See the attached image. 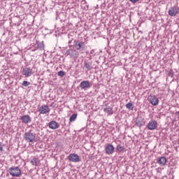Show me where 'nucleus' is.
Masks as SVG:
<instances>
[{
  "label": "nucleus",
  "instance_id": "nucleus-24",
  "mask_svg": "<svg viewBox=\"0 0 179 179\" xmlns=\"http://www.w3.org/2000/svg\"><path fill=\"white\" fill-rule=\"evenodd\" d=\"M38 48H39V50H43L44 48V44H43V43H38Z\"/></svg>",
  "mask_w": 179,
  "mask_h": 179
},
{
  "label": "nucleus",
  "instance_id": "nucleus-9",
  "mask_svg": "<svg viewBox=\"0 0 179 179\" xmlns=\"http://www.w3.org/2000/svg\"><path fill=\"white\" fill-rule=\"evenodd\" d=\"M66 55H69L71 58H76L79 54L76 50L70 49L66 51Z\"/></svg>",
  "mask_w": 179,
  "mask_h": 179
},
{
  "label": "nucleus",
  "instance_id": "nucleus-7",
  "mask_svg": "<svg viewBox=\"0 0 179 179\" xmlns=\"http://www.w3.org/2000/svg\"><path fill=\"white\" fill-rule=\"evenodd\" d=\"M147 128L150 131H154V129H157V121H156V120L150 121L147 125Z\"/></svg>",
  "mask_w": 179,
  "mask_h": 179
},
{
  "label": "nucleus",
  "instance_id": "nucleus-22",
  "mask_svg": "<svg viewBox=\"0 0 179 179\" xmlns=\"http://www.w3.org/2000/svg\"><path fill=\"white\" fill-rule=\"evenodd\" d=\"M126 108L128 110H134V104H132V103L129 102L126 104Z\"/></svg>",
  "mask_w": 179,
  "mask_h": 179
},
{
  "label": "nucleus",
  "instance_id": "nucleus-26",
  "mask_svg": "<svg viewBox=\"0 0 179 179\" xmlns=\"http://www.w3.org/2000/svg\"><path fill=\"white\" fill-rule=\"evenodd\" d=\"M3 151V146L2 145V143H0V152Z\"/></svg>",
  "mask_w": 179,
  "mask_h": 179
},
{
  "label": "nucleus",
  "instance_id": "nucleus-27",
  "mask_svg": "<svg viewBox=\"0 0 179 179\" xmlns=\"http://www.w3.org/2000/svg\"><path fill=\"white\" fill-rule=\"evenodd\" d=\"M130 2H132V3H136V2H138L139 0H129Z\"/></svg>",
  "mask_w": 179,
  "mask_h": 179
},
{
  "label": "nucleus",
  "instance_id": "nucleus-16",
  "mask_svg": "<svg viewBox=\"0 0 179 179\" xmlns=\"http://www.w3.org/2000/svg\"><path fill=\"white\" fill-rule=\"evenodd\" d=\"M157 163L160 166H166V163H167V159L164 157H161L157 160Z\"/></svg>",
  "mask_w": 179,
  "mask_h": 179
},
{
  "label": "nucleus",
  "instance_id": "nucleus-28",
  "mask_svg": "<svg viewBox=\"0 0 179 179\" xmlns=\"http://www.w3.org/2000/svg\"><path fill=\"white\" fill-rule=\"evenodd\" d=\"M93 54H94V50L90 51V55H93Z\"/></svg>",
  "mask_w": 179,
  "mask_h": 179
},
{
  "label": "nucleus",
  "instance_id": "nucleus-1",
  "mask_svg": "<svg viewBox=\"0 0 179 179\" xmlns=\"http://www.w3.org/2000/svg\"><path fill=\"white\" fill-rule=\"evenodd\" d=\"M24 139L27 143H34L36 142V134L31 132V131L25 132Z\"/></svg>",
  "mask_w": 179,
  "mask_h": 179
},
{
  "label": "nucleus",
  "instance_id": "nucleus-18",
  "mask_svg": "<svg viewBox=\"0 0 179 179\" xmlns=\"http://www.w3.org/2000/svg\"><path fill=\"white\" fill-rule=\"evenodd\" d=\"M136 125L138 127V128H141L142 127V120L139 117H137L135 121Z\"/></svg>",
  "mask_w": 179,
  "mask_h": 179
},
{
  "label": "nucleus",
  "instance_id": "nucleus-15",
  "mask_svg": "<svg viewBox=\"0 0 179 179\" xmlns=\"http://www.w3.org/2000/svg\"><path fill=\"white\" fill-rule=\"evenodd\" d=\"M84 68L87 70V72L91 71L93 69L92 64L91 62H85Z\"/></svg>",
  "mask_w": 179,
  "mask_h": 179
},
{
  "label": "nucleus",
  "instance_id": "nucleus-21",
  "mask_svg": "<svg viewBox=\"0 0 179 179\" xmlns=\"http://www.w3.org/2000/svg\"><path fill=\"white\" fill-rule=\"evenodd\" d=\"M117 151L119 152V153H122V152L125 149L124 146H121V145H117Z\"/></svg>",
  "mask_w": 179,
  "mask_h": 179
},
{
  "label": "nucleus",
  "instance_id": "nucleus-11",
  "mask_svg": "<svg viewBox=\"0 0 179 179\" xmlns=\"http://www.w3.org/2000/svg\"><path fill=\"white\" fill-rule=\"evenodd\" d=\"M105 152L106 155H113L114 153V145L108 144L105 148Z\"/></svg>",
  "mask_w": 179,
  "mask_h": 179
},
{
  "label": "nucleus",
  "instance_id": "nucleus-2",
  "mask_svg": "<svg viewBox=\"0 0 179 179\" xmlns=\"http://www.w3.org/2000/svg\"><path fill=\"white\" fill-rule=\"evenodd\" d=\"M9 173L12 177H20V176H22V171L17 166H12L10 168Z\"/></svg>",
  "mask_w": 179,
  "mask_h": 179
},
{
  "label": "nucleus",
  "instance_id": "nucleus-19",
  "mask_svg": "<svg viewBox=\"0 0 179 179\" xmlns=\"http://www.w3.org/2000/svg\"><path fill=\"white\" fill-rule=\"evenodd\" d=\"M31 163L33 166H37V164H38V159L36 157H34L31 160Z\"/></svg>",
  "mask_w": 179,
  "mask_h": 179
},
{
  "label": "nucleus",
  "instance_id": "nucleus-17",
  "mask_svg": "<svg viewBox=\"0 0 179 179\" xmlns=\"http://www.w3.org/2000/svg\"><path fill=\"white\" fill-rule=\"evenodd\" d=\"M103 111L104 113H106L107 114H108V115H113V114L114 113V110H113V108L110 106H106V108H104Z\"/></svg>",
  "mask_w": 179,
  "mask_h": 179
},
{
  "label": "nucleus",
  "instance_id": "nucleus-29",
  "mask_svg": "<svg viewBox=\"0 0 179 179\" xmlns=\"http://www.w3.org/2000/svg\"><path fill=\"white\" fill-rule=\"evenodd\" d=\"M176 1H179V0H176Z\"/></svg>",
  "mask_w": 179,
  "mask_h": 179
},
{
  "label": "nucleus",
  "instance_id": "nucleus-14",
  "mask_svg": "<svg viewBox=\"0 0 179 179\" xmlns=\"http://www.w3.org/2000/svg\"><path fill=\"white\" fill-rule=\"evenodd\" d=\"M49 128H50V129H57V128H59V125L57 122L52 121L49 123Z\"/></svg>",
  "mask_w": 179,
  "mask_h": 179
},
{
  "label": "nucleus",
  "instance_id": "nucleus-25",
  "mask_svg": "<svg viewBox=\"0 0 179 179\" xmlns=\"http://www.w3.org/2000/svg\"><path fill=\"white\" fill-rule=\"evenodd\" d=\"M58 76H61V78L65 76V73H64V71H60L57 73Z\"/></svg>",
  "mask_w": 179,
  "mask_h": 179
},
{
  "label": "nucleus",
  "instance_id": "nucleus-8",
  "mask_svg": "<svg viewBox=\"0 0 179 179\" xmlns=\"http://www.w3.org/2000/svg\"><path fill=\"white\" fill-rule=\"evenodd\" d=\"M80 87L82 90H87L90 87V82L89 80L82 81L80 84Z\"/></svg>",
  "mask_w": 179,
  "mask_h": 179
},
{
  "label": "nucleus",
  "instance_id": "nucleus-4",
  "mask_svg": "<svg viewBox=\"0 0 179 179\" xmlns=\"http://www.w3.org/2000/svg\"><path fill=\"white\" fill-rule=\"evenodd\" d=\"M68 159L70 162H72L73 163H78V162H80V157H79V155L78 154H70L68 157Z\"/></svg>",
  "mask_w": 179,
  "mask_h": 179
},
{
  "label": "nucleus",
  "instance_id": "nucleus-12",
  "mask_svg": "<svg viewBox=\"0 0 179 179\" xmlns=\"http://www.w3.org/2000/svg\"><path fill=\"white\" fill-rule=\"evenodd\" d=\"M76 48L80 51L85 50V42L79 41L76 43Z\"/></svg>",
  "mask_w": 179,
  "mask_h": 179
},
{
  "label": "nucleus",
  "instance_id": "nucleus-5",
  "mask_svg": "<svg viewBox=\"0 0 179 179\" xmlns=\"http://www.w3.org/2000/svg\"><path fill=\"white\" fill-rule=\"evenodd\" d=\"M148 100L152 106H157L159 104V98H157L155 95H150L148 97Z\"/></svg>",
  "mask_w": 179,
  "mask_h": 179
},
{
  "label": "nucleus",
  "instance_id": "nucleus-6",
  "mask_svg": "<svg viewBox=\"0 0 179 179\" xmlns=\"http://www.w3.org/2000/svg\"><path fill=\"white\" fill-rule=\"evenodd\" d=\"M50 111H51V109L48 105H42L38 108V112L40 113V114H48Z\"/></svg>",
  "mask_w": 179,
  "mask_h": 179
},
{
  "label": "nucleus",
  "instance_id": "nucleus-10",
  "mask_svg": "<svg viewBox=\"0 0 179 179\" xmlns=\"http://www.w3.org/2000/svg\"><path fill=\"white\" fill-rule=\"evenodd\" d=\"M178 10L179 9L177 6L171 7L169 10V14L170 16H176L177 13H178Z\"/></svg>",
  "mask_w": 179,
  "mask_h": 179
},
{
  "label": "nucleus",
  "instance_id": "nucleus-13",
  "mask_svg": "<svg viewBox=\"0 0 179 179\" xmlns=\"http://www.w3.org/2000/svg\"><path fill=\"white\" fill-rule=\"evenodd\" d=\"M21 120L24 124H29L31 122V117L29 115H25L21 117Z\"/></svg>",
  "mask_w": 179,
  "mask_h": 179
},
{
  "label": "nucleus",
  "instance_id": "nucleus-23",
  "mask_svg": "<svg viewBox=\"0 0 179 179\" xmlns=\"http://www.w3.org/2000/svg\"><path fill=\"white\" fill-rule=\"evenodd\" d=\"M22 86H24V87H27V86H30V82L27 80L23 81Z\"/></svg>",
  "mask_w": 179,
  "mask_h": 179
},
{
  "label": "nucleus",
  "instance_id": "nucleus-20",
  "mask_svg": "<svg viewBox=\"0 0 179 179\" xmlns=\"http://www.w3.org/2000/svg\"><path fill=\"white\" fill-rule=\"evenodd\" d=\"M78 117L77 114H73L69 119L70 122H73V121H75L76 120Z\"/></svg>",
  "mask_w": 179,
  "mask_h": 179
},
{
  "label": "nucleus",
  "instance_id": "nucleus-3",
  "mask_svg": "<svg viewBox=\"0 0 179 179\" xmlns=\"http://www.w3.org/2000/svg\"><path fill=\"white\" fill-rule=\"evenodd\" d=\"M22 75L25 76V78H29L34 73L33 72V69L29 67H24L22 71Z\"/></svg>",
  "mask_w": 179,
  "mask_h": 179
}]
</instances>
